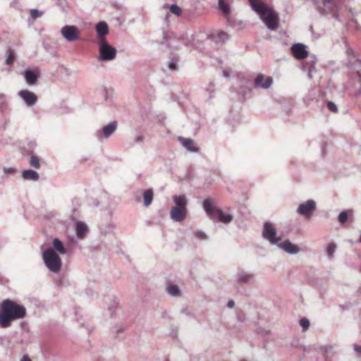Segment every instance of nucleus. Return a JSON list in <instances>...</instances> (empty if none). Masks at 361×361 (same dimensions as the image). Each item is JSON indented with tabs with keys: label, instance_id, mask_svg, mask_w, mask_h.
Here are the masks:
<instances>
[{
	"label": "nucleus",
	"instance_id": "nucleus-1",
	"mask_svg": "<svg viewBox=\"0 0 361 361\" xmlns=\"http://www.w3.org/2000/svg\"><path fill=\"white\" fill-rule=\"evenodd\" d=\"M25 315L26 308L23 305L6 299L0 304V327H10L13 321L23 319Z\"/></svg>",
	"mask_w": 361,
	"mask_h": 361
},
{
	"label": "nucleus",
	"instance_id": "nucleus-2",
	"mask_svg": "<svg viewBox=\"0 0 361 361\" xmlns=\"http://www.w3.org/2000/svg\"><path fill=\"white\" fill-rule=\"evenodd\" d=\"M252 9L255 11L267 28L271 31L279 27L278 13L261 0H248Z\"/></svg>",
	"mask_w": 361,
	"mask_h": 361
},
{
	"label": "nucleus",
	"instance_id": "nucleus-3",
	"mask_svg": "<svg viewBox=\"0 0 361 361\" xmlns=\"http://www.w3.org/2000/svg\"><path fill=\"white\" fill-rule=\"evenodd\" d=\"M291 52L296 59H304L307 57V60L302 63V69L303 71L307 73L308 78L312 79L314 73L317 72L315 63L317 58L315 55H308L307 47L302 43H296L292 45Z\"/></svg>",
	"mask_w": 361,
	"mask_h": 361
},
{
	"label": "nucleus",
	"instance_id": "nucleus-4",
	"mask_svg": "<svg viewBox=\"0 0 361 361\" xmlns=\"http://www.w3.org/2000/svg\"><path fill=\"white\" fill-rule=\"evenodd\" d=\"M348 67L352 69L350 73L352 88L348 90V94L351 97H357L361 94V60L355 59L353 62L350 61Z\"/></svg>",
	"mask_w": 361,
	"mask_h": 361
},
{
	"label": "nucleus",
	"instance_id": "nucleus-5",
	"mask_svg": "<svg viewBox=\"0 0 361 361\" xmlns=\"http://www.w3.org/2000/svg\"><path fill=\"white\" fill-rule=\"evenodd\" d=\"M202 207L208 216L213 221L218 220L220 222L227 224L233 219L232 214H225L221 209L216 207L209 198L204 200Z\"/></svg>",
	"mask_w": 361,
	"mask_h": 361
},
{
	"label": "nucleus",
	"instance_id": "nucleus-6",
	"mask_svg": "<svg viewBox=\"0 0 361 361\" xmlns=\"http://www.w3.org/2000/svg\"><path fill=\"white\" fill-rule=\"evenodd\" d=\"M172 199L176 205L171 208L170 216L174 221H183L187 216L188 200L185 195H174Z\"/></svg>",
	"mask_w": 361,
	"mask_h": 361
},
{
	"label": "nucleus",
	"instance_id": "nucleus-7",
	"mask_svg": "<svg viewBox=\"0 0 361 361\" xmlns=\"http://www.w3.org/2000/svg\"><path fill=\"white\" fill-rule=\"evenodd\" d=\"M42 259L46 267L52 273H59L62 268V260L58 253L51 247L46 248L42 252Z\"/></svg>",
	"mask_w": 361,
	"mask_h": 361
},
{
	"label": "nucleus",
	"instance_id": "nucleus-8",
	"mask_svg": "<svg viewBox=\"0 0 361 361\" xmlns=\"http://www.w3.org/2000/svg\"><path fill=\"white\" fill-rule=\"evenodd\" d=\"M262 236L271 245L277 246L282 240L281 236L278 235L274 224L270 221H265L263 224Z\"/></svg>",
	"mask_w": 361,
	"mask_h": 361
},
{
	"label": "nucleus",
	"instance_id": "nucleus-9",
	"mask_svg": "<svg viewBox=\"0 0 361 361\" xmlns=\"http://www.w3.org/2000/svg\"><path fill=\"white\" fill-rule=\"evenodd\" d=\"M99 52L98 61H107L116 58L117 51L116 48L110 46L106 40L101 39L99 42Z\"/></svg>",
	"mask_w": 361,
	"mask_h": 361
},
{
	"label": "nucleus",
	"instance_id": "nucleus-10",
	"mask_svg": "<svg viewBox=\"0 0 361 361\" xmlns=\"http://www.w3.org/2000/svg\"><path fill=\"white\" fill-rule=\"evenodd\" d=\"M347 0H322V4L324 6V9L329 13H331L333 18L338 21H340L338 15V11L341 8V6L343 3Z\"/></svg>",
	"mask_w": 361,
	"mask_h": 361
},
{
	"label": "nucleus",
	"instance_id": "nucleus-11",
	"mask_svg": "<svg viewBox=\"0 0 361 361\" xmlns=\"http://www.w3.org/2000/svg\"><path fill=\"white\" fill-rule=\"evenodd\" d=\"M316 202L313 200H309L300 204L296 212L298 214L308 219L312 216L314 212L316 210Z\"/></svg>",
	"mask_w": 361,
	"mask_h": 361
},
{
	"label": "nucleus",
	"instance_id": "nucleus-12",
	"mask_svg": "<svg viewBox=\"0 0 361 361\" xmlns=\"http://www.w3.org/2000/svg\"><path fill=\"white\" fill-rule=\"evenodd\" d=\"M63 37L68 42L78 40L80 37V31L75 25H65L61 29Z\"/></svg>",
	"mask_w": 361,
	"mask_h": 361
},
{
	"label": "nucleus",
	"instance_id": "nucleus-13",
	"mask_svg": "<svg viewBox=\"0 0 361 361\" xmlns=\"http://www.w3.org/2000/svg\"><path fill=\"white\" fill-rule=\"evenodd\" d=\"M116 121H112L103 126L100 130H98L95 135L99 140H101L102 137L107 139L116 131Z\"/></svg>",
	"mask_w": 361,
	"mask_h": 361
},
{
	"label": "nucleus",
	"instance_id": "nucleus-14",
	"mask_svg": "<svg viewBox=\"0 0 361 361\" xmlns=\"http://www.w3.org/2000/svg\"><path fill=\"white\" fill-rule=\"evenodd\" d=\"M235 281L240 284H247L255 281V274L243 269H238L235 274Z\"/></svg>",
	"mask_w": 361,
	"mask_h": 361
},
{
	"label": "nucleus",
	"instance_id": "nucleus-15",
	"mask_svg": "<svg viewBox=\"0 0 361 361\" xmlns=\"http://www.w3.org/2000/svg\"><path fill=\"white\" fill-rule=\"evenodd\" d=\"M254 82L256 87L267 90L273 84V78L259 73L255 77Z\"/></svg>",
	"mask_w": 361,
	"mask_h": 361
},
{
	"label": "nucleus",
	"instance_id": "nucleus-16",
	"mask_svg": "<svg viewBox=\"0 0 361 361\" xmlns=\"http://www.w3.org/2000/svg\"><path fill=\"white\" fill-rule=\"evenodd\" d=\"M18 94L27 106H32L37 102V95L27 90H20L18 92Z\"/></svg>",
	"mask_w": 361,
	"mask_h": 361
},
{
	"label": "nucleus",
	"instance_id": "nucleus-17",
	"mask_svg": "<svg viewBox=\"0 0 361 361\" xmlns=\"http://www.w3.org/2000/svg\"><path fill=\"white\" fill-rule=\"evenodd\" d=\"M277 247L289 255H296L300 250L299 247L292 243L289 239H286L283 242L280 241Z\"/></svg>",
	"mask_w": 361,
	"mask_h": 361
},
{
	"label": "nucleus",
	"instance_id": "nucleus-18",
	"mask_svg": "<svg viewBox=\"0 0 361 361\" xmlns=\"http://www.w3.org/2000/svg\"><path fill=\"white\" fill-rule=\"evenodd\" d=\"M208 39L216 44V47L218 49L223 43H224L228 39V35L223 31L211 33L207 37Z\"/></svg>",
	"mask_w": 361,
	"mask_h": 361
},
{
	"label": "nucleus",
	"instance_id": "nucleus-19",
	"mask_svg": "<svg viewBox=\"0 0 361 361\" xmlns=\"http://www.w3.org/2000/svg\"><path fill=\"white\" fill-rule=\"evenodd\" d=\"M23 76L27 84L29 85H33L36 84L39 78V74L33 69L26 68L24 71Z\"/></svg>",
	"mask_w": 361,
	"mask_h": 361
},
{
	"label": "nucleus",
	"instance_id": "nucleus-20",
	"mask_svg": "<svg viewBox=\"0 0 361 361\" xmlns=\"http://www.w3.org/2000/svg\"><path fill=\"white\" fill-rule=\"evenodd\" d=\"M178 140L190 152H198L200 151V148L194 145V142L190 138L179 136Z\"/></svg>",
	"mask_w": 361,
	"mask_h": 361
},
{
	"label": "nucleus",
	"instance_id": "nucleus-21",
	"mask_svg": "<svg viewBox=\"0 0 361 361\" xmlns=\"http://www.w3.org/2000/svg\"><path fill=\"white\" fill-rule=\"evenodd\" d=\"M50 247L51 249H54V250L58 254L66 255L68 253V249L59 238L53 239L52 247Z\"/></svg>",
	"mask_w": 361,
	"mask_h": 361
},
{
	"label": "nucleus",
	"instance_id": "nucleus-22",
	"mask_svg": "<svg viewBox=\"0 0 361 361\" xmlns=\"http://www.w3.org/2000/svg\"><path fill=\"white\" fill-rule=\"evenodd\" d=\"M97 34L99 38H102L109 33V26L105 21L99 22L95 27Z\"/></svg>",
	"mask_w": 361,
	"mask_h": 361
},
{
	"label": "nucleus",
	"instance_id": "nucleus-23",
	"mask_svg": "<svg viewBox=\"0 0 361 361\" xmlns=\"http://www.w3.org/2000/svg\"><path fill=\"white\" fill-rule=\"evenodd\" d=\"M22 177L24 180L37 181L39 179V173L32 169H25L22 172Z\"/></svg>",
	"mask_w": 361,
	"mask_h": 361
},
{
	"label": "nucleus",
	"instance_id": "nucleus-24",
	"mask_svg": "<svg viewBox=\"0 0 361 361\" xmlns=\"http://www.w3.org/2000/svg\"><path fill=\"white\" fill-rule=\"evenodd\" d=\"M87 231V225L82 221H78L75 224V233L78 238L82 239L85 237Z\"/></svg>",
	"mask_w": 361,
	"mask_h": 361
},
{
	"label": "nucleus",
	"instance_id": "nucleus-25",
	"mask_svg": "<svg viewBox=\"0 0 361 361\" xmlns=\"http://www.w3.org/2000/svg\"><path fill=\"white\" fill-rule=\"evenodd\" d=\"M154 192L152 188L145 190L143 192V199H144V205L145 207H149L153 200Z\"/></svg>",
	"mask_w": 361,
	"mask_h": 361
},
{
	"label": "nucleus",
	"instance_id": "nucleus-26",
	"mask_svg": "<svg viewBox=\"0 0 361 361\" xmlns=\"http://www.w3.org/2000/svg\"><path fill=\"white\" fill-rule=\"evenodd\" d=\"M353 215L352 209H345L342 211L338 216V221L341 224H344L347 222L348 218Z\"/></svg>",
	"mask_w": 361,
	"mask_h": 361
},
{
	"label": "nucleus",
	"instance_id": "nucleus-27",
	"mask_svg": "<svg viewBox=\"0 0 361 361\" xmlns=\"http://www.w3.org/2000/svg\"><path fill=\"white\" fill-rule=\"evenodd\" d=\"M8 109V104L7 102V97L4 94H0V112L2 114L7 113Z\"/></svg>",
	"mask_w": 361,
	"mask_h": 361
},
{
	"label": "nucleus",
	"instance_id": "nucleus-28",
	"mask_svg": "<svg viewBox=\"0 0 361 361\" xmlns=\"http://www.w3.org/2000/svg\"><path fill=\"white\" fill-rule=\"evenodd\" d=\"M336 251V244L335 243H329L326 248V253L329 261L334 258V254Z\"/></svg>",
	"mask_w": 361,
	"mask_h": 361
},
{
	"label": "nucleus",
	"instance_id": "nucleus-29",
	"mask_svg": "<svg viewBox=\"0 0 361 361\" xmlns=\"http://www.w3.org/2000/svg\"><path fill=\"white\" fill-rule=\"evenodd\" d=\"M219 9L224 14H229L231 12V8L228 4H227L225 0H218Z\"/></svg>",
	"mask_w": 361,
	"mask_h": 361
},
{
	"label": "nucleus",
	"instance_id": "nucleus-30",
	"mask_svg": "<svg viewBox=\"0 0 361 361\" xmlns=\"http://www.w3.org/2000/svg\"><path fill=\"white\" fill-rule=\"evenodd\" d=\"M16 60V54L13 49H8L6 51V64L11 65Z\"/></svg>",
	"mask_w": 361,
	"mask_h": 361
},
{
	"label": "nucleus",
	"instance_id": "nucleus-31",
	"mask_svg": "<svg viewBox=\"0 0 361 361\" xmlns=\"http://www.w3.org/2000/svg\"><path fill=\"white\" fill-rule=\"evenodd\" d=\"M29 164L30 166L35 169H38L40 168L39 158L35 154H32Z\"/></svg>",
	"mask_w": 361,
	"mask_h": 361
},
{
	"label": "nucleus",
	"instance_id": "nucleus-32",
	"mask_svg": "<svg viewBox=\"0 0 361 361\" xmlns=\"http://www.w3.org/2000/svg\"><path fill=\"white\" fill-rule=\"evenodd\" d=\"M167 291L169 294L172 296H178L180 295V290L176 285H170L167 288Z\"/></svg>",
	"mask_w": 361,
	"mask_h": 361
},
{
	"label": "nucleus",
	"instance_id": "nucleus-33",
	"mask_svg": "<svg viewBox=\"0 0 361 361\" xmlns=\"http://www.w3.org/2000/svg\"><path fill=\"white\" fill-rule=\"evenodd\" d=\"M178 58L176 56H173L168 63V68L171 71L178 70Z\"/></svg>",
	"mask_w": 361,
	"mask_h": 361
},
{
	"label": "nucleus",
	"instance_id": "nucleus-34",
	"mask_svg": "<svg viewBox=\"0 0 361 361\" xmlns=\"http://www.w3.org/2000/svg\"><path fill=\"white\" fill-rule=\"evenodd\" d=\"M169 10L173 14L177 16H180L183 12L182 8L175 4L171 5Z\"/></svg>",
	"mask_w": 361,
	"mask_h": 361
},
{
	"label": "nucleus",
	"instance_id": "nucleus-35",
	"mask_svg": "<svg viewBox=\"0 0 361 361\" xmlns=\"http://www.w3.org/2000/svg\"><path fill=\"white\" fill-rule=\"evenodd\" d=\"M44 14V12L42 11H39L36 8H32L30 10V16L33 18V19H37L38 18H40L42 16V15Z\"/></svg>",
	"mask_w": 361,
	"mask_h": 361
},
{
	"label": "nucleus",
	"instance_id": "nucleus-36",
	"mask_svg": "<svg viewBox=\"0 0 361 361\" xmlns=\"http://www.w3.org/2000/svg\"><path fill=\"white\" fill-rule=\"evenodd\" d=\"M310 321L306 317H302L300 320V325L302 329V331H305L310 326Z\"/></svg>",
	"mask_w": 361,
	"mask_h": 361
},
{
	"label": "nucleus",
	"instance_id": "nucleus-37",
	"mask_svg": "<svg viewBox=\"0 0 361 361\" xmlns=\"http://www.w3.org/2000/svg\"><path fill=\"white\" fill-rule=\"evenodd\" d=\"M326 107L330 111H332L334 113L338 112V108L336 104L331 101H328L326 102Z\"/></svg>",
	"mask_w": 361,
	"mask_h": 361
},
{
	"label": "nucleus",
	"instance_id": "nucleus-38",
	"mask_svg": "<svg viewBox=\"0 0 361 361\" xmlns=\"http://www.w3.org/2000/svg\"><path fill=\"white\" fill-rule=\"evenodd\" d=\"M195 236L200 240H206L207 238V234L204 231H197L195 233Z\"/></svg>",
	"mask_w": 361,
	"mask_h": 361
},
{
	"label": "nucleus",
	"instance_id": "nucleus-39",
	"mask_svg": "<svg viewBox=\"0 0 361 361\" xmlns=\"http://www.w3.org/2000/svg\"><path fill=\"white\" fill-rule=\"evenodd\" d=\"M353 350L356 353V356L358 358H361V345L358 344H353Z\"/></svg>",
	"mask_w": 361,
	"mask_h": 361
},
{
	"label": "nucleus",
	"instance_id": "nucleus-40",
	"mask_svg": "<svg viewBox=\"0 0 361 361\" xmlns=\"http://www.w3.org/2000/svg\"><path fill=\"white\" fill-rule=\"evenodd\" d=\"M111 93H112V90H108L106 88H104L103 90V96H104V100L106 102L110 101L109 95H111Z\"/></svg>",
	"mask_w": 361,
	"mask_h": 361
},
{
	"label": "nucleus",
	"instance_id": "nucleus-41",
	"mask_svg": "<svg viewBox=\"0 0 361 361\" xmlns=\"http://www.w3.org/2000/svg\"><path fill=\"white\" fill-rule=\"evenodd\" d=\"M118 304V302L116 300H113L112 302L109 305V310L110 312L111 316L113 315L114 311L117 307Z\"/></svg>",
	"mask_w": 361,
	"mask_h": 361
},
{
	"label": "nucleus",
	"instance_id": "nucleus-42",
	"mask_svg": "<svg viewBox=\"0 0 361 361\" xmlns=\"http://www.w3.org/2000/svg\"><path fill=\"white\" fill-rule=\"evenodd\" d=\"M3 171L6 174H14L16 169L14 167H4Z\"/></svg>",
	"mask_w": 361,
	"mask_h": 361
},
{
	"label": "nucleus",
	"instance_id": "nucleus-43",
	"mask_svg": "<svg viewBox=\"0 0 361 361\" xmlns=\"http://www.w3.org/2000/svg\"><path fill=\"white\" fill-rule=\"evenodd\" d=\"M333 349L334 347L331 345H326L321 348L322 351L324 352V353H331L333 351Z\"/></svg>",
	"mask_w": 361,
	"mask_h": 361
},
{
	"label": "nucleus",
	"instance_id": "nucleus-44",
	"mask_svg": "<svg viewBox=\"0 0 361 361\" xmlns=\"http://www.w3.org/2000/svg\"><path fill=\"white\" fill-rule=\"evenodd\" d=\"M214 84L212 82H209L208 87L207 88V91L209 92V98L212 97L211 94L214 92Z\"/></svg>",
	"mask_w": 361,
	"mask_h": 361
},
{
	"label": "nucleus",
	"instance_id": "nucleus-45",
	"mask_svg": "<svg viewBox=\"0 0 361 361\" xmlns=\"http://www.w3.org/2000/svg\"><path fill=\"white\" fill-rule=\"evenodd\" d=\"M29 149L31 151V153L32 154L33 150L35 149L36 147V143L35 142L30 141L27 144Z\"/></svg>",
	"mask_w": 361,
	"mask_h": 361
},
{
	"label": "nucleus",
	"instance_id": "nucleus-46",
	"mask_svg": "<svg viewBox=\"0 0 361 361\" xmlns=\"http://www.w3.org/2000/svg\"><path fill=\"white\" fill-rule=\"evenodd\" d=\"M234 305H235V302L233 300H228V302L227 303V307L228 308H232L234 307Z\"/></svg>",
	"mask_w": 361,
	"mask_h": 361
},
{
	"label": "nucleus",
	"instance_id": "nucleus-47",
	"mask_svg": "<svg viewBox=\"0 0 361 361\" xmlns=\"http://www.w3.org/2000/svg\"><path fill=\"white\" fill-rule=\"evenodd\" d=\"M346 54L348 55V56H350V55H353L354 54V51L353 49L351 48H348L346 50Z\"/></svg>",
	"mask_w": 361,
	"mask_h": 361
},
{
	"label": "nucleus",
	"instance_id": "nucleus-48",
	"mask_svg": "<svg viewBox=\"0 0 361 361\" xmlns=\"http://www.w3.org/2000/svg\"><path fill=\"white\" fill-rule=\"evenodd\" d=\"M223 75L226 78H228L230 77L229 73L226 70L223 71Z\"/></svg>",
	"mask_w": 361,
	"mask_h": 361
},
{
	"label": "nucleus",
	"instance_id": "nucleus-49",
	"mask_svg": "<svg viewBox=\"0 0 361 361\" xmlns=\"http://www.w3.org/2000/svg\"><path fill=\"white\" fill-rule=\"evenodd\" d=\"M142 140H143V137L142 135H138L135 138L136 142H142Z\"/></svg>",
	"mask_w": 361,
	"mask_h": 361
},
{
	"label": "nucleus",
	"instance_id": "nucleus-50",
	"mask_svg": "<svg viewBox=\"0 0 361 361\" xmlns=\"http://www.w3.org/2000/svg\"><path fill=\"white\" fill-rule=\"evenodd\" d=\"M20 361H31L28 356L25 355L23 357Z\"/></svg>",
	"mask_w": 361,
	"mask_h": 361
},
{
	"label": "nucleus",
	"instance_id": "nucleus-51",
	"mask_svg": "<svg viewBox=\"0 0 361 361\" xmlns=\"http://www.w3.org/2000/svg\"><path fill=\"white\" fill-rule=\"evenodd\" d=\"M171 334H173V336H176V333L172 332Z\"/></svg>",
	"mask_w": 361,
	"mask_h": 361
},
{
	"label": "nucleus",
	"instance_id": "nucleus-52",
	"mask_svg": "<svg viewBox=\"0 0 361 361\" xmlns=\"http://www.w3.org/2000/svg\"><path fill=\"white\" fill-rule=\"evenodd\" d=\"M359 271L361 272V266L359 268Z\"/></svg>",
	"mask_w": 361,
	"mask_h": 361
},
{
	"label": "nucleus",
	"instance_id": "nucleus-53",
	"mask_svg": "<svg viewBox=\"0 0 361 361\" xmlns=\"http://www.w3.org/2000/svg\"><path fill=\"white\" fill-rule=\"evenodd\" d=\"M165 361H169V360H166Z\"/></svg>",
	"mask_w": 361,
	"mask_h": 361
}]
</instances>
